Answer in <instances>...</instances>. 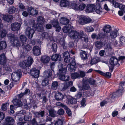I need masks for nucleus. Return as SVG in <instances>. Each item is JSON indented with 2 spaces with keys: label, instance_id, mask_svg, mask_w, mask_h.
<instances>
[{
  "label": "nucleus",
  "instance_id": "obj_36",
  "mask_svg": "<svg viewBox=\"0 0 125 125\" xmlns=\"http://www.w3.org/2000/svg\"><path fill=\"white\" fill-rule=\"evenodd\" d=\"M22 46L23 49L25 50L28 51H30L31 48L30 46L26 43H22Z\"/></svg>",
  "mask_w": 125,
  "mask_h": 125
},
{
  "label": "nucleus",
  "instance_id": "obj_5",
  "mask_svg": "<svg viewBox=\"0 0 125 125\" xmlns=\"http://www.w3.org/2000/svg\"><path fill=\"white\" fill-rule=\"evenodd\" d=\"M35 31L34 29L30 27H28L25 29V33L29 39H31L33 37Z\"/></svg>",
  "mask_w": 125,
  "mask_h": 125
},
{
  "label": "nucleus",
  "instance_id": "obj_2",
  "mask_svg": "<svg viewBox=\"0 0 125 125\" xmlns=\"http://www.w3.org/2000/svg\"><path fill=\"white\" fill-rule=\"evenodd\" d=\"M59 72L58 73L59 78L61 80L64 81H67L69 80L68 76L65 75L66 69L63 68V65L62 63L60 62L58 65Z\"/></svg>",
  "mask_w": 125,
  "mask_h": 125
},
{
  "label": "nucleus",
  "instance_id": "obj_47",
  "mask_svg": "<svg viewBox=\"0 0 125 125\" xmlns=\"http://www.w3.org/2000/svg\"><path fill=\"white\" fill-rule=\"evenodd\" d=\"M80 74L77 73H71V76L73 79L80 78Z\"/></svg>",
  "mask_w": 125,
  "mask_h": 125
},
{
  "label": "nucleus",
  "instance_id": "obj_26",
  "mask_svg": "<svg viewBox=\"0 0 125 125\" xmlns=\"http://www.w3.org/2000/svg\"><path fill=\"white\" fill-rule=\"evenodd\" d=\"M95 12L99 14H101L103 12L102 9L99 4H98L96 5Z\"/></svg>",
  "mask_w": 125,
  "mask_h": 125
},
{
  "label": "nucleus",
  "instance_id": "obj_58",
  "mask_svg": "<svg viewBox=\"0 0 125 125\" xmlns=\"http://www.w3.org/2000/svg\"><path fill=\"white\" fill-rule=\"evenodd\" d=\"M38 21L39 23L42 24L44 21V18L42 17L39 16L38 18Z\"/></svg>",
  "mask_w": 125,
  "mask_h": 125
},
{
  "label": "nucleus",
  "instance_id": "obj_45",
  "mask_svg": "<svg viewBox=\"0 0 125 125\" xmlns=\"http://www.w3.org/2000/svg\"><path fill=\"white\" fill-rule=\"evenodd\" d=\"M87 82H88L90 84L93 85H96V82L95 80L92 78H90L89 79H87Z\"/></svg>",
  "mask_w": 125,
  "mask_h": 125
},
{
  "label": "nucleus",
  "instance_id": "obj_60",
  "mask_svg": "<svg viewBox=\"0 0 125 125\" xmlns=\"http://www.w3.org/2000/svg\"><path fill=\"white\" fill-rule=\"evenodd\" d=\"M97 62V59L95 58H93L91 59L90 62V63L91 65H93L96 63Z\"/></svg>",
  "mask_w": 125,
  "mask_h": 125
},
{
  "label": "nucleus",
  "instance_id": "obj_32",
  "mask_svg": "<svg viewBox=\"0 0 125 125\" xmlns=\"http://www.w3.org/2000/svg\"><path fill=\"white\" fill-rule=\"evenodd\" d=\"M58 84L57 81H53L51 84V89L53 90H56L58 86Z\"/></svg>",
  "mask_w": 125,
  "mask_h": 125
},
{
  "label": "nucleus",
  "instance_id": "obj_43",
  "mask_svg": "<svg viewBox=\"0 0 125 125\" xmlns=\"http://www.w3.org/2000/svg\"><path fill=\"white\" fill-rule=\"evenodd\" d=\"M16 8L14 6H11L8 9V13L10 14H12L15 12Z\"/></svg>",
  "mask_w": 125,
  "mask_h": 125
},
{
  "label": "nucleus",
  "instance_id": "obj_40",
  "mask_svg": "<svg viewBox=\"0 0 125 125\" xmlns=\"http://www.w3.org/2000/svg\"><path fill=\"white\" fill-rule=\"evenodd\" d=\"M110 2L113 4V6L115 8H118L120 9L121 5L122 4H120L119 3L115 1L114 0H111Z\"/></svg>",
  "mask_w": 125,
  "mask_h": 125
},
{
  "label": "nucleus",
  "instance_id": "obj_51",
  "mask_svg": "<svg viewBox=\"0 0 125 125\" xmlns=\"http://www.w3.org/2000/svg\"><path fill=\"white\" fill-rule=\"evenodd\" d=\"M9 105L8 103L3 104L1 106V108L2 111H6L7 110V106Z\"/></svg>",
  "mask_w": 125,
  "mask_h": 125
},
{
  "label": "nucleus",
  "instance_id": "obj_15",
  "mask_svg": "<svg viewBox=\"0 0 125 125\" xmlns=\"http://www.w3.org/2000/svg\"><path fill=\"white\" fill-rule=\"evenodd\" d=\"M33 53L35 56H38L41 53L40 48L38 46H35L33 48Z\"/></svg>",
  "mask_w": 125,
  "mask_h": 125
},
{
  "label": "nucleus",
  "instance_id": "obj_42",
  "mask_svg": "<svg viewBox=\"0 0 125 125\" xmlns=\"http://www.w3.org/2000/svg\"><path fill=\"white\" fill-rule=\"evenodd\" d=\"M20 66L22 68L24 69L26 67L29 66L26 62L23 61L21 62L19 64Z\"/></svg>",
  "mask_w": 125,
  "mask_h": 125
},
{
  "label": "nucleus",
  "instance_id": "obj_33",
  "mask_svg": "<svg viewBox=\"0 0 125 125\" xmlns=\"http://www.w3.org/2000/svg\"><path fill=\"white\" fill-rule=\"evenodd\" d=\"M55 98L57 100H59L63 99V95L59 92L57 93L55 95Z\"/></svg>",
  "mask_w": 125,
  "mask_h": 125
},
{
  "label": "nucleus",
  "instance_id": "obj_41",
  "mask_svg": "<svg viewBox=\"0 0 125 125\" xmlns=\"http://www.w3.org/2000/svg\"><path fill=\"white\" fill-rule=\"evenodd\" d=\"M7 44L6 42L2 41L0 42V49L2 50L5 49L6 47Z\"/></svg>",
  "mask_w": 125,
  "mask_h": 125
},
{
  "label": "nucleus",
  "instance_id": "obj_50",
  "mask_svg": "<svg viewBox=\"0 0 125 125\" xmlns=\"http://www.w3.org/2000/svg\"><path fill=\"white\" fill-rule=\"evenodd\" d=\"M20 38L21 42L22 43H25L26 42L27 38L25 35H21L20 36Z\"/></svg>",
  "mask_w": 125,
  "mask_h": 125
},
{
  "label": "nucleus",
  "instance_id": "obj_44",
  "mask_svg": "<svg viewBox=\"0 0 125 125\" xmlns=\"http://www.w3.org/2000/svg\"><path fill=\"white\" fill-rule=\"evenodd\" d=\"M51 23L53 25V27L57 26L59 25L58 21L57 19H54L51 21Z\"/></svg>",
  "mask_w": 125,
  "mask_h": 125
},
{
  "label": "nucleus",
  "instance_id": "obj_4",
  "mask_svg": "<svg viewBox=\"0 0 125 125\" xmlns=\"http://www.w3.org/2000/svg\"><path fill=\"white\" fill-rule=\"evenodd\" d=\"M56 41L62 46L64 49H66L67 46H66V43L65 42V39L62 35L58 36Z\"/></svg>",
  "mask_w": 125,
  "mask_h": 125
},
{
  "label": "nucleus",
  "instance_id": "obj_63",
  "mask_svg": "<svg viewBox=\"0 0 125 125\" xmlns=\"http://www.w3.org/2000/svg\"><path fill=\"white\" fill-rule=\"evenodd\" d=\"M71 7L73 9L78 10V6L77 4L76 3H72L71 5Z\"/></svg>",
  "mask_w": 125,
  "mask_h": 125
},
{
  "label": "nucleus",
  "instance_id": "obj_10",
  "mask_svg": "<svg viewBox=\"0 0 125 125\" xmlns=\"http://www.w3.org/2000/svg\"><path fill=\"white\" fill-rule=\"evenodd\" d=\"M3 65V70L5 74L9 73L12 71L11 65L7 64Z\"/></svg>",
  "mask_w": 125,
  "mask_h": 125
},
{
  "label": "nucleus",
  "instance_id": "obj_38",
  "mask_svg": "<svg viewBox=\"0 0 125 125\" xmlns=\"http://www.w3.org/2000/svg\"><path fill=\"white\" fill-rule=\"evenodd\" d=\"M45 112L44 111H40L38 112H36L35 115L36 117L40 118V117H43L44 116Z\"/></svg>",
  "mask_w": 125,
  "mask_h": 125
},
{
  "label": "nucleus",
  "instance_id": "obj_54",
  "mask_svg": "<svg viewBox=\"0 0 125 125\" xmlns=\"http://www.w3.org/2000/svg\"><path fill=\"white\" fill-rule=\"evenodd\" d=\"M64 109L66 110V112L68 115L69 116H71L72 115V112L66 106L64 107Z\"/></svg>",
  "mask_w": 125,
  "mask_h": 125
},
{
  "label": "nucleus",
  "instance_id": "obj_39",
  "mask_svg": "<svg viewBox=\"0 0 125 125\" xmlns=\"http://www.w3.org/2000/svg\"><path fill=\"white\" fill-rule=\"evenodd\" d=\"M95 71L97 72L100 74L105 76L106 77L109 78L111 77V73L108 72H107L105 73L99 70H95Z\"/></svg>",
  "mask_w": 125,
  "mask_h": 125
},
{
  "label": "nucleus",
  "instance_id": "obj_56",
  "mask_svg": "<svg viewBox=\"0 0 125 125\" xmlns=\"http://www.w3.org/2000/svg\"><path fill=\"white\" fill-rule=\"evenodd\" d=\"M31 117L29 115H26L24 116V119L25 121H29L31 120Z\"/></svg>",
  "mask_w": 125,
  "mask_h": 125
},
{
  "label": "nucleus",
  "instance_id": "obj_49",
  "mask_svg": "<svg viewBox=\"0 0 125 125\" xmlns=\"http://www.w3.org/2000/svg\"><path fill=\"white\" fill-rule=\"evenodd\" d=\"M26 62L27 64L30 66L33 62V58L31 57L30 56L28 58L27 61Z\"/></svg>",
  "mask_w": 125,
  "mask_h": 125
},
{
  "label": "nucleus",
  "instance_id": "obj_14",
  "mask_svg": "<svg viewBox=\"0 0 125 125\" xmlns=\"http://www.w3.org/2000/svg\"><path fill=\"white\" fill-rule=\"evenodd\" d=\"M95 5L94 4H89L87 5L85 11L86 13H89L93 12L94 10Z\"/></svg>",
  "mask_w": 125,
  "mask_h": 125
},
{
  "label": "nucleus",
  "instance_id": "obj_52",
  "mask_svg": "<svg viewBox=\"0 0 125 125\" xmlns=\"http://www.w3.org/2000/svg\"><path fill=\"white\" fill-rule=\"evenodd\" d=\"M49 83V80L48 79L45 78L42 81V86H46Z\"/></svg>",
  "mask_w": 125,
  "mask_h": 125
},
{
  "label": "nucleus",
  "instance_id": "obj_30",
  "mask_svg": "<svg viewBox=\"0 0 125 125\" xmlns=\"http://www.w3.org/2000/svg\"><path fill=\"white\" fill-rule=\"evenodd\" d=\"M95 46L98 49H100L103 46L104 44L100 41H96L94 42Z\"/></svg>",
  "mask_w": 125,
  "mask_h": 125
},
{
  "label": "nucleus",
  "instance_id": "obj_23",
  "mask_svg": "<svg viewBox=\"0 0 125 125\" xmlns=\"http://www.w3.org/2000/svg\"><path fill=\"white\" fill-rule=\"evenodd\" d=\"M52 75V72L50 70H47L45 71L43 73V76L46 79L49 78Z\"/></svg>",
  "mask_w": 125,
  "mask_h": 125
},
{
  "label": "nucleus",
  "instance_id": "obj_24",
  "mask_svg": "<svg viewBox=\"0 0 125 125\" xmlns=\"http://www.w3.org/2000/svg\"><path fill=\"white\" fill-rule=\"evenodd\" d=\"M61 55L58 54H54L51 57L52 60L54 61H60L61 60Z\"/></svg>",
  "mask_w": 125,
  "mask_h": 125
},
{
  "label": "nucleus",
  "instance_id": "obj_25",
  "mask_svg": "<svg viewBox=\"0 0 125 125\" xmlns=\"http://www.w3.org/2000/svg\"><path fill=\"white\" fill-rule=\"evenodd\" d=\"M13 16L11 15H7L3 16V19L8 22L11 21L12 20Z\"/></svg>",
  "mask_w": 125,
  "mask_h": 125
},
{
  "label": "nucleus",
  "instance_id": "obj_16",
  "mask_svg": "<svg viewBox=\"0 0 125 125\" xmlns=\"http://www.w3.org/2000/svg\"><path fill=\"white\" fill-rule=\"evenodd\" d=\"M87 78H84L83 80L82 88L85 90H87L90 88V86L87 82Z\"/></svg>",
  "mask_w": 125,
  "mask_h": 125
},
{
  "label": "nucleus",
  "instance_id": "obj_57",
  "mask_svg": "<svg viewBox=\"0 0 125 125\" xmlns=\"http://www.w3.org/2000/svg\"><path fill=\"white\" fill-rule=\"evenodd\" d=\"M63 120L59 119L54 123V125H62Z\"/></svg>",
  "mask_w": 125,
  "mask_h": 125
},
{
  "label": "nucleus",
  "instance_id": "obj_22",
  "mask_svg": "<svg viewBox=\"0 0 125 125\" xmlns=\"http://www.w3.org/2000/svg\"><path fill=\"white\" fill-rule=\"evenodd\" d=\"M13 102L14 105L16 107H21L22 105V104L20 100L16 98L13 100Z\"/></svg>",
  "mask_w": 125,
  "mask_h": 125
},
{
  "label": "nucleus",
  "instance_id": "obj_6",
  "mask_svg": "<svg viewBox=\"0 0 125 125\" xmlns=\"http://www.w3.org/2000/svg\"><path fill=\"white\" fill-rule=\"evenodd\" d=\"M20 72L18 70L13 73L11 75V79L13 81L17 82L20 79Z\"/></svg>",
  "mask_w": 125,
  "mask_h": 125
},
{
  "label": "nucleus",
  "instance_id": "obj_64",
  "mask_svg": "<svg viewBox=\"0 0 125 125\" xmlns=\"http://www.w3.org/2000/svg\"><path fill=\"white\" fill-rule=\"evenodd\" d=\"M80 78V77L83 78L85 75V72L83 71H80L79 72Z\"/></svg>",
  "mask_w": 125,
  "mask_h": 125
},
{
  "label": "nucleus",
  "instance_id": "obj_34",
  "mask_svg": "<svg viewBox=\"0 0 125 125\" xmlns=\"http://www.w3.org/2000/svg\"><path fill=\"white\" fill-rule=\"evenodd\" d=\"M81 57L83 60H85L87 58V55L84 51H81L80 53Z\"/></svg>",
  "mask_w": 125,
  "mask_h": 125
},
{
  "label": "nucleus",
  "instance_id": "obj_1",
  "mask_svg": "<svg viewBox=\"0 0 125 125\" xmlns=\"http://www.w3.org/2000/svg\"><path fill=\"white\" fill-rule=\"evenodd\" d=\"M69 36L75 41L77 42L80 39L86 42L88 41V39L86 35L83 31H72L69 34Z\"/></svg>",
  "mask_w": 125,
  "mask_h": 125
},
{
  "label": "nucleus",
  "instance_id": "obj_59",
  "mask_svg": "<svg viewBox=\"0 0 125 125\" xmlns=\"http://www.w3.org/2000/svg\"><path fill=\"white\" fill-rule=\"evenodd\" d=\"M112 45L115 46L116 47H120V45L119 44H118V41L116 40H114L113 42L112 43Z\"/></svg>",
  "mask_w": 125,
  "mask_h": 125
},
{
  "label": "nucleus",
  "instance_id": "obj_18",
  "mask_svg": "<svg viewBox=\"0 0 125 125\" xmlns=\"http://www.w3.org/2000/svg\"><path fill=\"white\" fill-rule=\"evenodd\" d=\"M28 11L30 15H36L38 14V11L32 7H29Z\"/></svg>",
  "mask_w": 125,
  "mask_h": 125
},
{
  "label": "nucleus",
  "instance_id": "obj_46",
  "mask_svg": "<svg viewBox=\"0 0 125 125\" xmlns=\"http://www.w3.org/2000/svg\"><path fill=\"white\" fill-rule=\"evenodd\" d=\"M119 43L121 45H123L125 42V37L123 36H121L119 38Z\"/></svg>",
  "mask_w": 125,
  "mask_h": 125
},
{
  "label": "nucleus",
  "instance_id": "obj_12",
  "mask_svg": "<svg viewBox=\"0 0 125 125\" xmlns=\"http://www.w3.org/2000/svg\"><path fill=\"white\" fill-rule=\"evenodd\" d=\"M31 75L35 78H38L39 75V71L35 68H32L30 71Z\"/></svg>",
  "mask_w": 125,
  "mask_h": 125
},
{
  "label": "nucleus",
  "instance_id": "obj_27",
  "mask_svg": "<svg viewBox=\"0 0 125 125\" xmlns=\"http://www.w3.org/2000/svg\"><path fill=\"white\" fill-rule=\"evenodd\" d=\"M111 30L112 28L109 25H107L104 27L103 30L104 33L106 34L109 33Z\"/></svg>",
  "mask_w": 125,
  "mask_h": 125
},
{
  "label": "nucleus",
  "instance_id": "obj_8",
  "mask_svg": "<svg viewBox=\"0 0 125 125\" xmlns=\"http://www.w3.org/2000/svg\"><path fill=\"white\" fill-rule=\"evenodd\" d=\"M119 35L118 31L116 29L110 32V35L107 36V39H114L116 38Z\"/></svg>",
  "mask_w": 125,
  "mask_h": 125
},
{
  "label": "nucleus",
  "instance_id": "obj_35",
  "mask_svg": "<svg viewBox=\"0 0 125 125\" xmlns=\"http://www.w3.org/2000/svg\"><path fill=\"white\" fill-rule=\"evenodd\" d=\"M106 34L104 33L101 32L99 33L97 35V39L101 41L106 37Z\"/></svg>",
  "mask_w": 125,
  "mask_h": 125
},
{
  "label": "nucleus",
  "instance_id": "obj_21",
  "mask_svg": "<svg viewBox=\"0 0 125 125\" xmlns=\"http://www.w3.org/2000/svg\"><path fill=\"white\" fill-rule=\"evenodd\" d=\"M42 38L43 39H49V40L51 41L53 40V39L52 37H50L49 34L47 32H44L42 33Z\"/></svg>",
  "mask_w": 125,
  "mask_h": 125
},
{
  "label": "nucleus",
  "instance_id": "obj_28",
  "mask_svg": "<svg viewBox=\"0 0 125 125\" xmlns=\"http://www.w3.org/2000/svg\"><path fill=\"white\" fill-rule=\"evenodd\" d=\"M6 61L4 54L2 53L0 55V63L3 65L5 63Z\"/></svg>",
  "mask_w": 125,
  "mask_h": 125
},
{
  "label": "nucleus",
  "instance_id": "obj_37",
  "mask_svg": "<svg viewBox=\"0 0 125 125\" xmlns=\"http://www.w3.org/2000/svg\"><path fill=\"white\" fill-rule=\"evenodd\" d=\"M69 22L68 19L65 18H62L60 20V23L62 25H66L68 24Z\"/></svg>",
  "mask_w": 125,
  "mask_h": 125
},
{
  "label": "nucleus",
  "instance_id": "obj_48",
  "mask_svg": "<svg viewBox=\"0 0 125 125\" xmlns=\"http://www.w3.org/2000/svg\"><path fill=\"white\" fill-rule=\"evenodd\" d=\"M5 121L7 123H11L14 122V120L13 118L10 116H7L5 118Z\"/></svg>",
  "mask_w": 125,
  "mask_h": 125
},
{
  "label": "nucleus",
  "instance_id": "obj_17",
  "mask_svg": "<svg viewBox=\"0 0 125 125\" xmlns=\"http://www.w3.org/2000/svg\"><path fill=\"white\" fill-rule=\"evenodd\" d=\"M118 59L114 57H112L110 59L109 63L112 65L115 66L118 63Z\"/></svg>",
  "mask_w": 125,
  "mask_h": 125
},
{
  "label": "nucleus",
  "instance_id": "obj_11",
  "mask_svg": "<svg viewBox=\"0 0 125 125\" xmlns=\"http://www.w3.org/2000/svg\"><path fill=\"white\" fill-rule=\"evenodd\" d=\"M63 56L64 61L65 62L69 63L73 60L72 58H70L69 54L68 52H64L63 53Z\"/></svg>",
  "mask_w": 125,
  "mask_h": 125
},
{
  "label": "nucleus",
  "instance_id": "obj_19",
  "mask_svg": "<svg viewBox=\"0 0 125 125\" xmlns=\"http://www.w3.org/2000/svg\"><path fill=\"white\" fill-rule=\"evenodd\" d=\"M50 60V58L49 56L46 55L42 56L41 59V62L44 64L48 63Z\"/></svg>",
  "mask_w": 125,
  "mask_h": 125
},
{
  "label": "nucleus",
  "instance_id": "obj_3",
  "mask_svg": "<svg viewBox=\"0 0 125 125\" xmlns=\"http://www.w3.org/2000/svg\"><path fill=\"white\" fill-rule=\"evenodd\" d=\"M11 42L13 45L16 47L20 45V42L18 38L14 34L10 33L7 34Z\"/></svg>",
  "mask_w": 125,
  "mask_h": 125
},
{
  "label": "nucleus",
  "instance_id": "obj_13",
  "mask_svg": "<svg viewBox=\"0 0 125 125\" xmlns=\"http://www.w3.org/2000/svg\"><path fill=\"white\" fill-rule=\"evenodd\" d=\"M21 26L19 23L15 22L11 24V29L13 31H17L20 29Z\"/></svg>",
  "mask_w": 125,
  "mask_h": 125
},
{
  "label": "nucleus",
  "instance_id": "obj_20",
  "mask_svg": "<svg viewBox=\"0 0 125 125\" xmlns=\"http://www.w3.org/2000/svg\"><path fill=\"white\" fill-rule=\"evenodd\" d=\"M51 41L49 43L47 44V46L48 47H49L50 45L51 46V49H52V50L55 52L56 51L57 48V44L54 42L52 43V42Z\"/></svg>",
  "mask_w": 125,
  "mask_h": 125
},
{
  "label": "nucleus",
  "instance_id": "obj_53",
  "mask_svg": "<svg viewBox=\"0 0 125 125\" xmlns=\"http://www.w3.org/2000/svg\"><path fill=\"white\" fill-rule=\"evenodd\" d=\"M86 7V5L85 4L82 3L78 7V10H84Z\"/></svg>",
  "mask_w": 125,
  "mask_h": 125
},
{
  "label": "nucleus",
  "instance_id": "obj_55",
  "mask_svg": "<svg viewBox=\"0 0 125 125\" xmlns=\"http://www.w3.org/2000/svg\"><path fill=\"white\" fill-rule=\"evenodd\" d=\"M94 28L91 26H87L85 29V31L87 32H90L94 31Z\"/></svg>",
  "mask_w": 125,
  "mask_h": 125
},
{
  "label": "nucleus",
  "instance_id": "obj_9",
  "mask_svg": "<svg viewBox=\"0 0 125 125\" xmlns=\"http://www.w3.org/2000/svg\"><path fill=\"white\" fill-rule=\"evenodd\" d=\"M68 63L67 67L68 68L69 71L70 72H72L76 69V67L75 65V64L74 61L73 60L71 61L70 62Z\"/></svg>",
  "mask_w": 125,
  "mask_h": 125
},
{
  "label": "nucleus",
  "instance_id": "obj_7",
  "mask_svg": "<svg viewBox=\"0 0 125 125\" xmlns=\"http://www.w3.org/2000/svg\"><path fill=\"white\" fill-rule=\"evenodd\" d=\"M92 21V20L90 18L83 17L80 18L79 22L81 25H83L89 23Z\"/></svg>",
  "mask_w": 125,
  "mask_h": 125
},
{
  "label": "nucleus",
  "instance_id": "obj_31",
  "mask_svg": "<svg viewBox=\"0 0 125 125\" xmlns=\"http://www.w3.org/2000/svg\"><path fill=\"white\" fill-rule=\"evenodd\" d=\"M60 5L62 7H66L69 6V2L66 0H61L60 2Z\"/></svg>",
  "mask_w": 125,
  "mask_h": 125
},
{
  "label": "nucleus",
  "instance_id": "obj_29",
  "mask_svg": "<svg viewBox=\"0 0 125 125\" xmlns=\"http://www.w3.org/2000/svg\"><path fill=\"white\" fill-rule=\"evenodd\" d=\"M48 111L49 113V116H50L51 117L53 118L56 116L57 112L54 109L52 108L48 110Z\"/></svg>",
  "mask_w": 125,
  "mask_h": 125
},
{
  "label": "nucleus",
  "instance_id": "obj_61",
  "mask_svg": "<svg viewBox=\"0 0 125 125\" xmlns=\"http://www.w3.org/2000/svg\"><path fill=\"white\" fill-rule=\"evenodd\" d=\"M6 31L5 30H3L1 31L0 34L1 37L2 38L5 37L6 36Z\"/></svg>",
  "mask_w": 125,
  "mask_h": 125
},
{
  "label": "nucleus",
  "instance_id": "obj_62",
  "mask_svg": "<svg viewBox=\"0 0 125 125\" xmlns=\"http://www.w3.org/2000/svg\"><path fill=\"white\" fill-rule=\"evenodd\" d=\"M64 113V110L62 108L59 110L57 112L58 114L60 115H63Z\"/></svg>",
  "mask_w": 125,
  "mask_h": 125
}]
</instances>
